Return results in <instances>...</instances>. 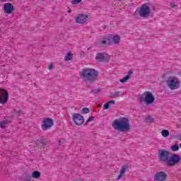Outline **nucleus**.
Masks as SVG:
<instances>
[{
    "label": "nucleus",
    "mask_w": 181,
    "mask_h": 181,
    "mask_svg": "<svg viewBox=\"0 0 181 181\" xmlns=\"http://www.w3.org/2000/svg\"><path fill=\"white\" fill-rule=\"evenodd\" d=\"M171 153L165 149H160L158 151L157 158L160 163H166L167 166L172 168L177 165L181 160L180 156L174 154L170 156Z\"/></svg>",
    "instance_id": "f257e3e1"
},
{
    "label": "nucleus",
    "mask_w": 181,
    "mask_h": 181,
    "mask_svg": "<svg viewBox=\"0 0 181 181\" xmlns=\"http://www.w3.org/2000/svg\"><path fill=\"white\" fill-rule=\"evenodd\" d=\"M79 77L81 78L82 81L93 83V81L97 80L98 72L94 69L83 68L79 71Z\"/></svg>",
    "instance_id": "f03ea898"
},
{
    "label": "nucleus",
    "mask_w": 181,
    "mask_h": 181,
    "mask_svg": "<svg viewBox=\"0 0 181 181\" xmlns=\"http://www.w3.org/2000/svg\"><path fill=\"white\" fill-rule=\"evenodd\" d=\"M112 127L115 129L121 131L122 132H127L131 129L129 119H128L127 117H122L120 119L114 120Z\"/></svg>",
    "instance_id": "7ed1b4c3"
},
{
    "label": "nucleus",
    "mask_w": 181,
    "mask_h": 181,
    "mask_svg": "<svg viewBox=\"0 0 181 181\" xmlns=\"http://www.w3.org/2000/svg\"><path fill=\"white\" fill-rule=\"evenodd\" d=\"M166 84L170 90H177L180 87V80L176 76H170L168 78Z\"/></svg>",
    "instance_id": "20e7f679"
},
{
    "label": "nucleus",
    "mask_w": 181,
    "mask_h": 181,
    "mask_svg": "<svg viewBox=\"0 0 181 181\" xmlns=\"http://www.w3.org/2000/svg\"><path fill=\"white\" fill-rule=\"evenodd\" d=\"M140 100L141 103H144L145 104H147V105H149L155 103V96H153L152 92L146 91L143 93Z\"/></svg>",
    "instance_id": "39448f33"
},
{
    "label": "nucleus",
    "mask_w": 181,
    "mask_h": 181,
    "mask_svg": "<svg viewBox=\"0 0 181 181\" xmlns=\"http://www.w3.org/2000/svg\"><path fill=\"white\" fill-rule=\"evenodd\" d=\"M139 16L140 18H149L151 16V7L148 4H144L139 7V10L138 11Z\"/></svg>",
    "instance_id": "423d86ee"
},
{
    "label": "nucleus",
    "mask_w": 181,
    "mask_h": 181,
    "mask_svg": "<svg viewBox=\"0 0 181 181\" xmlns=\"http://www.w3.org/2000/svg\"><path fill=\"white\" fill-rule=\"evenodd\" d=\"M72 121L78 127H80L84 124V117L79 113H74L72 115Z\"/></svg>",
    "instance_id": "0eeeda50"
},
{
    "label": "nucleus",
    "mask_w": 181,
    "mask_h": 181,
    "mask_svg": "<svg viewBox=\"0 0 181 181\" xmlns=\"http://www.w3.org/2000/svg\"><path fill=\"white\" fill-rule=\"evenodd\" d=\"M52 127H53V119L50 118L43 119L41 125V128L43 131H47V129H50Z\"/></svg>",
    "instance_id": "6e6552de"
},
{
    "label": "nucleus",
    "mask_w": 181,
    "mask_h": 181,
    "mask_svg": "<svg viewBox=\"0 0 181 181\" xmlns=\"http://www.w3.org/2000/svg\"><path fill=\"white\" fill-rule=\"evenodd\" d=\"M9 98V94L5 89L0 88V104H6Z\"/></svg>",
    "instance_id": "1a4fd4ad"
},
{
    "label": "nucleus",
    "mask_w": 181,
    "mask_h": 181,
    "mask_svg": "<svg viewBox=\"0 0 181 181\" xmlns=\"http://www.w3.org/2000/svg\"><path fill=\"white\" fill-rule=\"evenodd\" d=\"M154 181H165L168 179V174L163 171H158L154 175Z\"/></svg>",
    "instance_id": "9d476101"
},
{
    "label": "nucleus",
    "mask_w": 181,
    "mask_h": 181,
    "mask_svg": "<svg viewBox=\"0 0 181 181\" xmlns=\"http://www.w3.org/2000/svg\"><path fill=\"white\" fill-rule=\"evenodd\" d=\"M88 21V15H87L86 13L78 14L75 18L76 23L83 24V23H86V22H87Z\"/></svg>",
    "instance_id": "9b49d317"
},
{
    "label": "nucleus",
    "mask_w": 181,
    "mask_h": 181,
    "mask_svg": "<svg viewBox=\"0 0 181 181\" xmlns=\"http://www.w3.org/2000/svg\"><path fill=\"white\" fill-rule=\"evenodd\" d=\"M3 11L4 13L7 15H11L12 12L15 11V8L13 7V4L11 3H5L3 6Z\"/></svg>",
    "instance_id": "f8f14e48"
},
{
    "label": "nucleus",
    "mask_w": 181,
    "mask_h": 181,
    "mask_svg": "<svg viewBox=\"0 0 181 181\" xmlns=\"http://www.w3.org/2000/svg\"><path fill=\"white\" fill-rule=\"evenodd\" d=\"M108 59V54L105 52H100L96 54V62H105Z\"/></svg>",
    "instance_id": "ddd939ff"
},
{
    "label": "nucleus",
    "mask_w": 181,
    "mask_h": 181,
    "mask_svg": "<svg viewBox=\"0 0 181 181\" xmlns=\"http://www.w3.org/2000/svg\"><path fill=\"white\" fill-rule=\"evenodd\" d=\"M127 169H128V165L122 166L119 174L117 177V180H119L121 177H123V176L125 175V173L127 172Z\"/></svg>",
    "instance_id": "4468645a"
},
{
    "label": "nucleus",
    "mask_w": 181,
    "mask_h": 181,
    "mask_svg": "<svg viewBox=\"0 0 181 181\" xmlns=\"http://www.w3.org/2000/svg\"><path fill=\"white\" fill-rule=\"evenodd\" d=\"M133 73L132 70H129L127 75L119 80L120 83H127V81L131 78V76H132Z\"/></svg>",
    "instance_id": "2eb2a0df"
},
{
    "label": "nucleus",
    "mask_w": 181,
    "mask_h": 181,
    "mask_svg": "<svg viewBox=\"0 0 181 181\" xmlns=\"http://www.w3.org/2000/svg\"><path fill=\"white\" fill-rule=\"evenodd\" d=\"M115 100H110L103 105V110H108L110 105H114Z\"/></svg>",
    "instance_id": "dca6fc26"
},
{
    "label": "nucleus",
    "mask_w": 181,
    "mask_h": 181,
    "mask_svg": "<svg viewBox=\"0 0 181 181\" xmlns=\"http://www.w3.org/2000/svg\"><path fill=\"white\" fill-rule=\"evenodd\" d=\"M112 42L115 43V45H119V42H121V37L119 35H114L112 37Z\"/></svg>",
    "instance_id": "f3484780"
},
{
    "label": "nucleus",
    "mask_w": 181,
    "mask_h": 181,
    "mask_svg": "<svg viewBox=\"0 0 181 181\" xmlns=\"http://www.w3.org/2000/svg\"><path fill=\"white\" fill-rule=\"evenodd\" d=\"M9 121L8 119H4L0 122V127L2 128V129H5L8 127Z\"/></svg>",
    "instance_id": "a211bd4d"
},
{
    "label": "nucleus",
    "mask_w": 181,
    "mask_h": 181,
    "mask_svg": "<svg viewBox=\"0 0 181 181\" xmlns=\"http://www.w3.org/2000/svg\"><path fill=\"white\" fill-rule=\"evenodd\" d=\"M73 59V54L71 52H68L67 54L64 57L65 62H69Z\"/></svg>",
    "instance_id": "6ab92c4d"
},
{
    "label": "nucleus",
    "mask_w": 181,
    "mask_h": 181,
    "mask_svg": "<svg viewBox=\"0 0 181 181\" xmlns=\"http://www.w3.org/2000/svg\"><path fill=\"white\" fill-rule=\"evenodd\" d=\"M33 179H39L40 177V172L39 171H33L32 173Z\"/></svg>",
    "instance_id": "aec40b11"
},
{
    "label": "nucleus",
    "mask_w": 181,
    "mask_h": 181,
    "mask_svg": "<svg viewBox=\"0 0 181 181\" xmlns=\"http://www.w3.org/2000/svg\"><path fill=\"white\" fill-rule=\"evenodd\" d=\"M161 135L164 138H168V136H169V135H170L169 130H168V129L162 130L161 131Z\"/></svg>",
    "instance_id": "412c9836"
},
{
    "label": "nucleus",
    "mask_w": 181,
    "mask_h": 181,
    "mask_svg": "<svg viewBox=\"0 0 181 181\" xmlns=\"http://www.w3.org/2000/svg\"><path fill=\"white\" fill-rule=\"evenodd\" d=\"M100 46H102V47H104V46H108L110 45V42L102 40L99 42Z\"/></svg>",
    "instance_id": "4be33fe9"
},
{
    "label": "nucleus",
    "mask_w": 181,
    "mask_h": 181,
    "mask_svg": "<svg viewBox=\"0 0 181 181\" xmlns=\"http://www.w3.org/2000/svg\"><path fill=\"white\" fill-rule=\"evenodd\" d=\"M171 150L173 151V152H177V151H179V145L176 144L174 146H171Z\"/></svg>",
    "instance_id": "5701e85b"
},
{
    "label": "nucleus",
    "mask_w": 181,
    "mask_h": 181,
    "mask_svg": "<svg viewBox=\"0 0 181 181\" xmlns=\"http://www.w3.org/2000/svg\"><path fill=\"white\" fill-rule=\"evenodd\" d=\"M146 122H148V123H152L153 122V118L151 116H147L146 117Z\"/></svg>",
    "instance_id": "b1692460"
},
{
    "label": "nucleus",
    "mask_w": 181,
    "mask_h": 181,
    "mask_svg": "<svg viewBox=\"0 0 181 181\" xmlns=\"http://www.w3.org/2000/svg\"><path fill=\"white\" fill-rule=\"evenodd\" d=\"M81 1L83 0H72L71 4V5H78V4H81Z\"/></svg>",
    "instance_id": "393cba45"
},
{
    "label": "nucleus",
    "mask_w": 181,
    "mask_h": 181,
    "mask_svg": "<svg viewBox=\"0 0 181 181\" xmlns=\"http://www.w3.org/2000/svg\"><path fill=\"white\" fill-rule=\"evenodd\" d=\"M90 112V109L87 107L82 108V114H88Z\"/></svg>",
    "instance_id": "a878e982"
},
{
    "label": "nucleus",
    "mask_w": 181,
    "mask_h": 181,
    "mask_svg": "<svg viewBox=\"0 0 181 181\" xmlns=\"http://www.w3.org/2000/svg\"><path fill=\"white\" fill-rule=\"evenodd\" d=\"M112 95L113 97H119V95H121V92H119V91L113 92V93L112 94Z\"/></svg>",
    "instance_id": "bb28decb"
},
{
    "label": "nucleus",
    "mask_w": 181,
    "mask_h": 181,
    "mask_svg": "<svg viewBox=\"0 0 181 181\" xmlns=\"http://www.w3.org/2000/svg\"><path fill=\"white\" fill-rule=\"evenodd\" d=\"M32 177H30V176H26V177H25V178H24V181H33V180H32Z\"/></svg>",
    "instance_id": "cd10ccee"
},
{
    "label": "nucleus",
    "mask_w": 181,
    "mask_h": 181,
    "mask_svg": "<svg viewBox=\"0 0 181 181\" xmlns=\"http://www.w3.org/2000/svg\"><path fill=\"white\" fill-rule=\"evenodd\" d=\"M170 6H171V8H176L177 6V5L175 3H171Z\"/></svg>",
    "instance_id": "c85d7f7f"
},
{
    "label": "nucleus",
    "mask_w": 181,
    "mask_h": 181,
    "mask_svg": "<svg viewBox=\"0 0 181 181\" xmlns=\"http://www.w3.org/2000/svg\"><path fill=\"white\" fill-rule=\"evenodd\" d=\"M93 119H94V117H90L88 119V120L86 121V122H90V121H93Z\"/></svg>",
    "instance_id": "c756f323"
},
{
    "label": "nucleus",
    "mask_w": 181,
    "mask_h": 181,
    "mask_svg": "<svg viewBox=\"0 0 181 181\" xmlns=\"http://www.w3.org/2000/svg\"><path fill=\"white\" fill-rule=\"evenodd\" d=\"M52 69H53V64H50L48 66V70H52Z\"/></svg>",
    "instance_id": "7c9ffc66"
},
{
    "label": "nucleus",
    "mask_w": 181,
    "mask_h": 181,
    "mask_svg": "<svg viewBox=\"0 0 181 181\" xmlns=\"http://www.w3.org/2000/svg\"><path fill=\"white\" fill-rule=\"evenodd\" d=\"M68 13H71V9L69 8V9L68 10Z\"/></svg>",
    "instance_id": "2f4dec72"
},
{
    "label": "nucleus",
    "mask_w": 181,
    "mask_h": 181,
    "mask_svg": "<svg viewBox=\"0 0 181 181\" xmlns=\"http://www.w3.org/2000/svg\"><path fill=\"white\" fill-rule=\"evenodd\" d=\"M47 144V142H46V141L44 143L45 145H46Z\"/></svg>",
    "instance_id": "473e14b6"
},
{
    "label": "nucleus",
    "mask_w": 181,
    "mask_h": 181,
    "mask_svg": "<svg viewBox=\"0 0 181 181\" xmlns=\"http://www.w3.org/2000/svg\"><path fill=\"white\" fill-rule=\"evenodd\" d=\"M180 148H181V144H180Z\"/></svg>",
    "instance_id": "72a5a7b5"
},
{
    "label": "nucleus",
    "mask_w": 181,
    "mask_h": 181,
    "mask_svg": "<svg viewBox=\"0 0 181 181\" xmlns=\"http://www.w3.org/2000/svg\"><path fill=\"white\" fill-rule=\"evenodd\" d=\"M116 1H122V0H116Z\"/></svg>",
    "instance_id": "f704fd0d"
}]
</instances>
